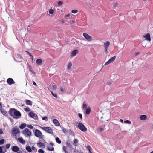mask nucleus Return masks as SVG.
Listing matches in <instances>:
<instances>
[{
  "instance_id": "nucleus-60",
  "label": "nucleus",
  "mask_w": 153,
  "mask_h": 153,
  "mask_svg": "<svg viewBox=\"0 0 153 153\" xmlns=\"http://www.w3.org/2000/svg\"><path fill=\"white\" fill-rule=\"evenodd\" d=\"M49 144L52 146H53L54 145V144L52 143H51Z\"/></svg>"
},
{
  "instance_id": "nucleus-21",
  "label": "nucleus",
  "mask_w": 153,
  "mask_h": 153,
  "mask_svg": "<svg viewBox=\"0 0 153 153\" xmlns=\"http://www.w3.org/2000/svg\"><path fill=\"white\" fill-rule=\"evenodd\" d=\"M21 114L20 112L19 111L16 110L14 115V117H20L21 116Z\"/></svg>"
},
{
  "instance_id": "nucleus-19",
  "label": "nucleus",
  "mask_w": 153,
  "mask_h": 153,
  "mask_svg": "<svg viewBox=\"0 0 153 153\" xmlns=\"http://www.w3.org/2000/svg\"><path fill=\"white\" fill-rule=\"evenodd\" d=\"M19 148L16 146H13L12 148V151L14 152H17L19 151Z\"/></svg>"
},
{
  "instance_id": "nucleus-13",
  "label": "nucleus",
  "mask_w": 153,
  "mask_h": 153,
  "mask_svg": "<svg viewBox=\"0 0 153 153\" xmlns=\"http://www.w3.org/2000/svg\"><path fill=\"white\" fill-rule=\"evenodd\" d=\"M29 116L35 119H36L37 117L36 114L33 112H31L29 113Z\"/></svg>"
},
{
  "instance_id": "nucleus-64",
  "label": "nucleus",
  "mask_w": 153,
  "mask_h": 153,
  "mask_svg": "<svg viewBox=\"0 0 153 153\" xmlns=\"http://www.w3.org/2000/svg\"><path fill=\"white\" fill-rule=\"evenodd\" d=\"M17 153H22L21 151H20L18 152H17Z\"/></svg>"
},
{
  "instance_id": "nucleus-56",
  "label": "nucleus",
  "mask_w": 153,
  "mask_h": 153,
  "mask_svg": "<svg viewBox=\"0 0 153 153\" xmlns=\"http://www.w3.org/2000/svg\"><path fill=\"white\" fill-rule=\"evenodd\" d=\"M70 22L71 23H74L75 22V21L73 20H71L70 21Z\"/></svg>"
},
{
  "instance_id": "nucleus-30",
  "label": "nucleus",
  "mask_w": 153,
  "mask_h": 153,
  "mask_svg": "<svg viewBox=\"0 0 153 153\" xmlns=\"http://www.w3.org/2000/svg\"><path fill=\"white\" fill-rule=\"evenodd\" d=\"M56 141L59 144H60L61 143V141L60 140L59 138L58 137L56 138Z\"/></svg>"
},
{
  "instance_id": "nucleus-5",
  "label": "nucleus",
  "mask_w": 153,
  "mask_h": 153,
  "mask_svg": "<svg viewBox=\"0 0 153 153\" xmlns=\"http://www.w3.org/2000/svg\"><path fill=\"white\" fill-rule=\"evenodd\" d=\"M110 44V43L108 41H106L104 43V46L105 48V52L106 54L108 53V49L109 47Z\"/></svg>"
},
{
  "instance_id": "nucleus-12",
  "label": "nucleus",
  "mask_w": 153,
  "mask_h": 153,
  "mask_svg": "<svg viewBox=\"0 0 153 153\" xmlns=\"http://www.w3.org/2000/svg\"><path fill=\"white\" fill-rule=\"evenodd\" d=\"M7 82L8 84L10 85L14 84L15 83L13 79L10 78H9L7 79Z\"/></svg>"
},
{
  "instance_id": "nucleus-54",
  "label": "nucleus",
  "mask_w": 153,
  "mask_h": 153,
  "mask_svg": "<svg viewBox=\"0 0 153 153\" xmlns=\"http://www.w3.org/2000/svg\"><path fill=\"white\" fill-rule=\"evenodd\" d=\"M60 90L62 92H63L64 91V88L62 87H61L60 88Z\"/></svg>"
},
{
  "instance_id": "nucleus-44",
  "label": "nucleus",
  "mask_w": 153,
  "mask_h": 153,
  "mask_svg": "<svg viewBox=\"0 0 153 153\" xmlns=\"http://www.w3.org/2000/svg\"><path fill=\"white\" fill-rule=\"evenodd\" d=\"M83 108H87V105L85 104H83L82 105Z\"/></svg>"
},
{
  "instance_id": "nucleus-35",
  "label": "nucleus",
  "mask_w": 153,
  "mask_h": 153,
  "mask_svg": "<svg viewBox=\"0 0 153 153\" xmlns=\"http://www.w3.org/2000/svg\"><path fill=\"white\" fill-rule=\"evenodd\" d=\"M11 145L10 144H7L5 146V149H8L9 148L10 146Z\"/></svg>"
},
{
  "instance_id": "nucleus-29",
  "label": "nucleus",
  "mask_w": 153,
  "mask_h": 153,
  "mask_svg": "<svg viewBox=\"0 0 153 153\" xmlns=\"http://www.w3.org/2000/svg\"><path fill=\"white\" fill-rule=\"evenodd\" d=\"M72 63L71 62H70L67 65V68L68 69H71V66H72Z\"/></svg>"
},
{
  "instance_id": "nucleus-24",
  "label": "nucleus",
  "mask_w": 153,
  "mask_h": 153,
  "mask_svg": "<svg viewBox=\"0 0 153 153\" xmlns=\"http://www.w3.org/2000/svg\"><path fill=\"white\" fill-rule=\"evenodd\" d=\"M44 136L42 135L39 136V141L41 142H44L45 141V140L43 139L44 137Z\"/></svg>"
},
{
  "instance_id": "nucleus-28",
  "label": "nucleus",
  "mask_w": 153,
  "mask_h": 153,
  "mask_svg": "<svg viewBox=\"0 0 153 153\" xmlns=\"http://www.w3.org/2000/svg\"><path fill=\"white\" fill-rule=\"evenodd\" d=\"M26 149L28 152H30L32 151L31 148L29 146H26Z\"/></svg>"
},
{
  "instance_id": "nucleus-17",
  "label": "nucleus",
  "mask_w": 153,
  "mask_h": 153,
  "mask_svg": "<svg viewBox=\"0 0 153 153\" xmlns=\"http://www.w3.org/2000/svg\"><path fill=\"white\" fill-rule=\"evenodd\" d=\"M143 37L145 38L146 40L149 41H150L151 40L150 34L149 33L143 36Z\"/></svg>"
},
{
  "instance_id": "nucleus-46",
  "label": "nucleus",
  "mask_w": 153,
  "mask_h": 153,
  "mask_svg": "<svg viewBox=\"0 0 153 153\" xmlns=\"http://www.w3.org/2000/svg\"><path fill=\"white\" fill-rule=\"evenodd\" d=\"M118 4L117 3H114L113 4V6L114 7H116L118 5Z\"/></svg>"
},
{
  "instance_id": "nucleus-8",
  "label": "nucleus",
  "mask_w": 153,
  "mask_h": 153,
  "mask_svg": "<svg viewBox=\"0 0 153 153\" xmlns=\"http://www.w3.org/2000/svg\"><path fill=\"white\" fill-rule=\"evenodd\" d=\"M49 90H55L57 88V86L54 83H51L48 88Z\"/></svg>"
},
{
  "instance_id": "nucleus-48",
  "label": "nucleus",
  "mask_w": 153,
  "mask_h": 153,
  "mask_svg": "<svg viewBox=\"0 0 153 153\" xmlns=\"http://www.w3.org/2000/svg\"><path fill=\"white\" fill-rule=\"evenodd\" d=\"M99 130L100 132H101L103 131V129L102 127H100L99 128Z\"/></svg>"
},
{
  "instance_id": "nucleus-16",
  "label": "nucleus",
  "mask_w": 153,
  "mask_h": 153,
  "mask_svg": "<svg viewBox=\"0 0 153 153\" xmlns=\"http://www.w3.org/2000/svg\"><path fill=\"white\" fill-rule=\"evenodd\" d=\"M37 145L38 146L39 148H41L42 149H43L45 148V146L44 144L42 142H39L37 143Z\"/></svg>"
},
{
  "instance_id": "nucleus-34",
  "label": "nucleus",
  "mask_w": 153,
  "mask_h": 153,
  "mask_svg": "<svg viewBox=\"0 0 153 153\" xmlns=\"http://www.w3.org/2000/svg\"><path fill=\"white\" fill-rule=\"evenodd\" d=\"M5 140L4 139L0 140V145H2L4 144Z\"/></svg>"
},
{
  "instance_id": "nucleus-47",
  "label": "nucleus",
  "mask_w": 153,
  "mask_h": 153,
  "mask_svg": "<svg viewBox=\"0 0 153 153\" xmlns=\"http://www.w3.org/2000/svg\"><path fill=\"white\" fill-rule=\"evenodd\" d=\"M110 116H111V115L110 114L108 113V117L106 119V120L107 121H108V119H109L110 118Z\"/></svg>"
},
{
  "instance_id": "nucleus-45",
  "label": "nucleus",
  "mask_w": 153,
  "mask_h": 153,
  "mask_svg": "<svg viewBox=\"0 0 153 153\" xmlns=\"http://www.w3.org/2000/svg\"><path fill=\"white\" fill-rule=\"evenodd\" d=\"M38 152L40 153H44V151L43 150L41 149H39L38 150Z\"/></svg>"
},
{
  "instance_id": "nucleus-2",
  "label": "nucleus",
  "mask_w": 153,
  "mask_h": 153,
  "mask_svg": "<svg viewBox=\"0 0 153 153\" xmlns=\"http://www.w3.org/2000/svg\"><path fill=\"white\" fill-rule=\"evenodd\" d=\"M23 134L24 135L27 137H30L31 132L30 131L28 128H25L23 131Z\"/></svg>"
},
{
  "instance_id": "nucleus-57",
  "label": "nucleus",
  "mask_w": 153,
  "mask_h": 153,
  "mask_svg": "<svg viewBox=\"0 0 153 153\" xmlns=\"http://www.w3.org/2000/svg\"><path fill=\"white\" fill-rule=\"evenodd\" d=\"M33 84L34 85H35V86H37L35 82H34V81H33Z\"/></svg>"
},
{
  "instance_id": "nucleus-53",
  "label": "nucleus",
  "mask_w": 153,
  "mask_h": 153,
  "mask_svg": "<svg viewBox=\"0 0 153 153\" xmlns=\"http://www.w3.org/2000/svg\"><path fill=\"white\" fill-rule=\"evenodd\" d=\"M47 117L46 116H45L42 118V120H45L47 118Z\"/></svg>"
},
{
  "instance_id": "nucleus-51",
  "label": "nucleus",
  "mask_w": 153,
  "mask_h": 153,
  "mask_svg": "<svg viewBox=\"0 0 153 153\" xmlns=\"http://www.w3.org/2000/svg\"><path fill=\"white\" fill-rule=\"evenodd\" d=\"M26 52L27 53V54L30 56H32V55H31V54L28 51H26Z\"/></svg>"
},
{
  "instance_id": "nucleus-7",
  "label": "nucleus",
  "mask_w": 153,
  "mask_h": 153,
  "mask_svg": "<svg viewBox=\"0 0 153 153\" xmlns=\"http://www.w3.org/2000/svg\"><path fill=\"white\" fill-rule=\"evenodd\" d=\"M83 36L88 41H91L92 40L91 37L86 33L83 34Z\"/></svg>"
},
{
  "instance_id": "nucleus-26",
  "label": "nucleus",
  "mask_w": 153,
  "mask_h": 153,
  "mask_svg": "<svg viewBox=\"0 0 153 153\" xmlns=\"http://www.w3.org/2000/svg\"><path fill=\"white\" fill-rule=\"evenodd\" d=\"M91 109L90 108L88 107L86 110L85 113L87 114H89L91 112Z\"/></svg>"
},
{
  "instance_id": "nucleus-6",
  "label": "nucleus",
  "mask_w": 153,
  "mask_h": 153,
  "mask_svg": "<svg viewBox=\"0 0 153 153\" xmlns=\"http://www.w3.org/2000/svg\"><path fill=\"white\" fill-rule=\"evenodd\" d=\"M16 110L14 108H11L10 109L9 111V114L13 117V118L15 119H17L18 118L17 117H14V116Z\"/></svg>"
},
{
  "instance_id": "nucleus-52",
  "label": "nucleus",
  "mask_w": 153,
  "mask_h": 153,
  "mask_svg": "<svg viewBox=\"0 0 153 153\" xmlns=\"http://www.w3.org/2000/svg\"><path fill=\"white\" fill-rule=\"evenodd\" d=\"M63 149L64 151H66V147L64 146L63 147Z\"/></svg>"
},
{
  "instance_id": "nucleus-15",
  "label": "nucleus",
  "mask_w": 153,
  "mask_h": 153,
  "mask_svg": "<svg viewBox=\"0 0 153 153\" xmlns=\"http://www.w3.org/2000/svg\"><path fill=\"white\" fill-rule=\"evenodd\" d=\"M0 111L1 113L4 115L7 116L8 114L7 112L5 111L2 108V106L0 108Z\"/></svg>"
},
{
  "instance_id": "nucleus-9",
  "label": "nucleus",
  "mask_w": 153,
  "mask_h": 153,
  "mask_svg": "<svg viewBox=\"0 0 153 153\" xmlns=\"http://www.w3.org/2000/svg\"><path fill=\"white\" fill-rule=\"evenodd\" d=\"M116 57V56H114V57L111 58L108 61L105 63L104 65H106L112 62L115 60Z\"/></svg>"
},
{
  "instance_id": "nucleus-38",
  "label": "nucleus",
  "mask_w": 153,
  "mask_h": 153,
  "mask_svg": "<svg viewBox=\"0 0 153 153\" xmlns=\"http://www.w3.org/2000/svg\"><path fill=\"white\" fill-rule=\"evenodd\" d=\"M47 149L50 151H53L54 150V148L53 147H52L51 148H50L49 147H47Z\"/></svg>"
},
{
  "instance_id": "nucleus-23",
  "label": "nucleus",
  "mask_w": 153,
  "mask_h": 153,
  "mask_svg": "<svg viewBox=\"0 0 153 153\" xmlns=\"http://www.w3.org/2000/svg\"><path fill=\"white\" fill-rule=\"evenodd\" d=\"M25 103L27 105L30 106L32 105V102L29 100H25Z\"/></svg>"
},
{
  "instance_id": "nucleus-59",
  "label": "nucleus",
  "mask_w": 153,
  "mask_h": 153,
  "mask_svg": "<svg viewBox=\"0 0 153 153\" xmlns=\"http://www.w3.org/2000/svg\"><path fill=\"white\" fill-rule=\"evenodd\" d=\"M140 54V53L139 52H136L135 53V56H137L138 55H139Z\"/></svg>"
},
{
  "instance_id": "nucleus-55",
  "label": "nucleus",
  "mask_w": 153,
  "mask_h": 153,
  "mask_svg": "<svg viewBox=\"0 0 153 153\" xmlns=\"http://www.w3.org/2000/svg\"><path fill=\"white\" fill-rule=\"evenodd\" d=\"M3 134V132L1 129L0 128V134Z\"/></svg>"
},
{
  "instance_id": "nucleus-62",
  "label": "nucleus",
  "mask_w": 153,
  "mask_h": 153,
  "mask_svg": "<svg viewBox=\"0 0 153 153\" xmlns=\"http://www.w3.org/2000/svg\"><path fill=\"white\" fill-rule=\"evenodd\" d=\"M31 58L32 61H33V55L31 56Z\"/></svg>"
},
{
  "instance_id": "nucleus-40",
  "label": "nucleus",
  "mask_w": 153,
  "mask_h": 153,
  "mask_svg": "<svg viewBox=\"0 0 153 153\" xmlns=\"http://www.w3.org/2000/svg\"><path fill=\"white\" fill-rule=\"evenodd\" d=\"M62 131L65 134L67 132V131L66 129L64 128H62Z\"/></svg>"
},
{
  "instance_id": "nucleus-31",
  "label": "nucleus",
  "mask_w": 153,
  "mask_h": 153,
  "mask_svg": "<svg viewBox=\"0 0 153 153\" xmlns=\"http://www.w3.org/2000/svg\"><path fill=\"white\" fill-rule=\"evenodd\" d=\"M51 92L52 94L55 97L57 98L58 97L56 93H54L52 91H51Z\"/></svg>"
},
{
  "instance_id": "nucleus-27",
  "label": "nucleus",
  "mask_w": 153,
  "mask_h": 153,
  "mask_svg": "<svg viewBox=\"0 0 153 153\" xmlns=\"http://www.w3.org/2000/svg\"><path fill=\"white\" fill-rule=\"evenodd\" d=\"M26 126V124L25 123H22L21 125L20 126L19 128L21 129H23Z\"/></svg>"
},
{
  "instance_id": "nucleus-20",
  "label": "nucleus",
  "mask_w": 153,
  "mask_h": 153,
  "mask_svg": "<svg viewBox=\"0 0 153 153\" xmlns=\"http://www.w3.org/2000/svg\"><path fill=\"white\" fill-rule=\"evenodd\" d=\"M17 140L22 144H24L25 143V140H23L22 137L18 138Z\"/></svg>"
},
{
  "instance_id": "nucleus-58",
  "label": "nucleus",
  "mask_w": 153,
  "mask_h": 153,
  "mask_svg": "<svg viewBox=\"0 0 153 153\" xmlns=\"http://www.w3.org/2000/svg\"><path fill=\"white\" fill-rule=\"evenodd\" d=\"M31 149H32L33 150H35V147L34 146H32V148H31Z\"/></svg>"
},
{
  "instance_id": "nucleus-32",
  "label": "nucleus",
  "mask_w": 153,
  "mask_h": 153,
  "mask_svg": "<svg viewBox=\"0 0 153 153\" xmlns=\"http://www.w3.org/2000/svg\"><path fill=\"white\" fill-rule=\"evenodd\" d=\"M66 144L67 146L69 148H71L72 147V145L68 142H66Z\"/></svg>"
},
{
  "instance_id": "nucleus-11",
  "label": "nucleus",
  "mask_w": 153,
  "mask_h": 153,
  "mask_svg": "<svg viewBox=\"0 0 153 153\" xmlns=\"http://www.w3.org/2000/svg\"><path fill=\"white\" fill-rule=\"evenodd\" d=\"M78 53V50L76 49L73 51L70 55V56L71 57L75 56Z\"/></svg>"
},
{
  "instance_id": "nucleus-22",
  "label": "nucleus",
  "mask_w": 153,
  "mask_h": 153,
  "mask_svg": "<svg viewBox=\"0 0 153 153\" xmlns=\"http://www.w3.org/2000/svg\"><path fill=\"white\" fill-rule=\"evenodd\" d=\"M147 118L146 116L145 115H141L140 117V119L142 120H145Z\"/></svg>"
},
{
  "instance_id": "nucleus-39",
  "label": "nucleus",
  "mask_w": 153,
  "mask_h": 153,
  "mask_svg": "<svg viewBox=\"0 0 153 153\" xmlns=\"http://www.w3.org/2000/svg\"><path fill=\"white\" fill-rule=\"evenodd\" d=\"M58 5L59 6L62 5L63 4V2L61 1H59L58 2Z\"/></svg>"
},
{
  "instance_id": "nucleus-41",
  "label": "nucleus",
  "mask_w": 153,
  "mask_h": 153,
  "mask_svg": "<svg viewBox=\"0 0 153 153\" xmlns=\"http://www.w3.org/2000/svg\"><path fill=\"white\" fill-rule=\"evenodd\" d=\"M73 142L74 143L76 144L78 142V140L77 139H74L73 140Z\"/></svg>"
},
{
  "instance_id": "nucleus-18",
  "label": "nucleus",
  "mask_w": 153,
  "mask_h": 153,
  "mask_svg": "<svg viewBox=\"0 0 153 153\" xmlns=\"http://www.w3.org/2000/svg\"><path fill=\"white\" fill-rule=\"evenodd\" d=\"M53 123L54 124V125L57 126H59L60 124L59 122L58 121V120L56 119H54L53 121Z\"/></svg>"
},
{
  "instance_id": "nucleus-63",
  "label": "nucleus",
  "mask_w": 153,
  "mask_h": 153,
  "mask_svg": "<svg viewBox=\"0 0 153 153\" xmlns=\"http://www.w3.org/2000/svg\"><path fill=\"white\" fill-rule=\"evenodd\" d=\"M119 121L120 122H121L122 123H123V120L122 119H120Z\"/></svg>"
},
{
  "instance_id": "nucleus-33",
  "label": "nucleus",
  "mask_w": 153,
  "mask_h": 153,
  "mask_svg": "<svg viewBox=\"0 0 153 153\" xmlns=\"http://www.w3.org/2000/svg\"><path fill=\"white\" fill-rule=\"evenodd\" d=\"M54 13V10L53 9H50L49 10V13L51 14H53Z\"/></svg>"
},
{
  "instance_id": "nucleus-43",
  "label": "nucleus",
  "mask_w": 153,
  "mask_h": 153,
  "mask_svg": "<svg viewBox=\"0 0 153 153\" xmlns=\"http://www.w3.org/2000/svg\"><path fill=\"white\" fill-rule=\"evenodd\" d=\"M27 127L31 129H32L33 128V126L31 125H27Z\"/></svg>"
},
{
  "instance_id": "nucleus-14",
  "label": "nucleus",
  "mask_w": 153,
  "mask_h": 153,
  "mask_svg": "<svg viewBox=\"0 0 153 153\" xmlns=\"http://www.w3.org/2000/svg\"><path fill=\"white\" fill-rule=\"evenodd\" d=\"M6 152V149L4 146H0V153H5Z\"/></svg>"
},
{
  "instance_id": "nucleus-3",
  "label": "nucleus",
  "mask_w": 153,
  "mask_h": 153,
  "mask_svg": "<svg viewBox=\"0 0 153 153\" xmlns=\"http://www.w3.org/2000/svg\"><path fill=\"white\" fill-rule=\"evenodd\" d=\"M78 127L82 131H87L86 128L80 122L78 123Z\"/></svg>"
},
{
  "instance_id": "nucleus-25",
  "label": "nucleus",
  "mask_w": 153,
  "mask_h": 153,
  "mask_svg": "<svg viewBox=\"0 0 153 153\" xmlns=\"http://www.w3.org/2000/svg\"><path fill=\"white\" fill-rule=\"evenodd\" d=\"M42 60L40 59H37L36 61V63L38 65H40L42 64Z\"/></svg>"
},
{
  "instance_id": "nucleus-42",
  "label": "nucleus",
  "mask_w": 153,
  "mask_h": 153,
  "mask_svg": "<svg viewBox=\"0 0 153 153\" xmlns=\"http://www.w3.org/2000/svg\"><path fill=\"white\" fill-rule=\"evenodd\" d=\"M24 110L26 111H30V110L28 107H27L26 108H25Z\"/></svg>"
},
{
  "instance_id": "nucleus-37",
  "label": "nucleus",
  "mask_w": 153,
  "mask_h": 153,
  "mask_svg": "<svg viewBox=\"0 0 153 153\" xmlns=\"http://www.w3.org/2000/svg\"><path fill=\"white\" fill-rule=\"evenodd\" d=\"M124 123H129V124H131V122L128 120H126L124 121Z\"/></svg>"
},
{
  "instance_id": "nucleus-4",
  "label": "nucleus",
  "mask_w": 153,
  "mask_h": 153,
  "mask_svg": "<svg viewBox=\"0 0 153 153\" xmlns=\"http://www.w3.org/2000/svg\"><path fill=\"white\" fill-rule=\"evenodd\" d=\"M41 128L48 133L51 134L53 133L52 129L50 127H41Z\"/></svg>"
},
{
  "instance_id": "nucleus-1",
  "label": "nucleus",
  "mask_w": 153,
  "mask_h": 153,
  "mask_svg": "<svg viewBox=\"0 0 153 153\" xmlns=\"http://www.w3.org/2000/svg\"><path fill=\"white\" fill-rule=\"evenodd\" d=\"M20 131L19 128L17 127H15L13 128L12 130V135L16 139L19 135H18L19 134Z\"/></svg>"
},
{
  "instance_id": "nucleus-36",
  "label": "nucleus",
  "mask_w": 153,
  "mask_h": 153,
  "mask_svg": "<svg viewBox=\"0 0 153 153\" xmlns=\"http://www.w3.org/2000/svg\"><path fill=\"white\" fill-rule=\"evenodd\" d=\"M77 12L78 10H73L71 11V13L74 14L76 13Z\"/></svg>"
},
{
  "instance_id": "nucleus-10",
  "label": "nucleus",
  "mask_w": 153,
  "mask_h": 153,
  "mask_svg": "<svg viewBox=\"0 0 153 153\" xmlns=\"http://www.w3.org/2000/svg\"><path fill=\"white\" fill-rule=\"evenodd\" d=\"M34 134L36 136L39 137L42 135V133L39 130L36 129L34 132Z\"/></svg>"
},
{
  "instance_id": "nucleus-50",
  "label": "nucleus",
  "mask_w": 153,
  "mask_h": 153,
  "mask_svg": "<svg viewBox=\"0 0 153 153\" xmlns=\"http://www.w3.org/2000/svg\"><path fill=\"white\" fill-rule=\"evenodd\" d=\"M87 149H88L89 151H90V149H91V147L89 146H87Z\"/></svg>"
},
{
  "instance_id": "nucleus-61",
  "label": "nucleus",
  "mask_w": 153,
  "mask_h": 153,
  "mask_svg": "<svg viewBox=\"0 0 153 153\" xmlns=\"http://www.w3.org/2000/svg\"><path fill=\"white\" fill-rule=\"evenodd\" d=\"M70 16V15L68 14L65 16V17H69Z\"/></svg>"
},
{
  "instance_id": "nucleus-49",
  "label": "nucleus",
  "mask_w": 153,
  "mask_h": 153,
  "mask_svg": "<svg viewBox=\"0 0 153 153\" xmlns=\"http://www.w3.org/2000/svg\"><path fill=\"white\" fill-rule=\"evenodd\" d=\"M78 116L79 117L81 118V119H82V115L80 113H79L78 114Z\"/></svg>"
}]
</instances>
